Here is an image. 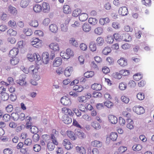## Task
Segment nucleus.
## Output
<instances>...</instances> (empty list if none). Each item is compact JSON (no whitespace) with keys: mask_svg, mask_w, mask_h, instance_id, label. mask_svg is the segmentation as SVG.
<instances>
[{"mask_svg":"<svg viewBox=\"0 0 154 154\" xmlns=\"http://www.w3.org/2000/svg\"><path fill=\"white\" fill-rule=\"evenodd\" d=\"M105 106L108 108H111L113 106V103L109 100H107L104 103Z\"/></svg>","mask_w":154,"mask_h":154,"instance_id":"64","label":"nucleus"},{"mask_svg":"<svg viewBox=\"0 0 154 154\" xmlns=\"http://www.w3.org/2000/svg\"><path fill=\"white\" fill-rule=\"evenodd\" d=\"M73 71V69L72 67L69 66L66 67L64 72L65 75L67 77L70 76Z\"/></svg>","mask_w":154,"mask_h":154,"instance_id":"15","label":"nucleus"},{"mask_svg":"<svg viewBox=\"0 0 154 154\" xmlns=\"http://www.w3.org/2000/svg\"><path fill=\"white\" fill-rule=\"evenodd\" d=\"M62 120L63 122L66 124H68L72 122V119L67 116L63 115L62 117Z\"/></svg>","mask_w":154,"mask_h":154,"instance_id":"24","label":"nucleus"},{"mask_svg":"<svg viewBox=\"0 0 154 154\" xmlns=\"http://www.w3.org/2000/svg\"><path fill=\"white\" fill-rule=\"evenodd\" d=\"M18 49L16 48H14L9 51V55L10 57H14L18 54Z\"/></svg>","mask_w":154,"mask_h":154,"instance_id":"17","label":"nucleus"},{"mask_svg":"<svg viewBox=\"0 0 154 154\" xmlns=\"http://www.w3.org/2000/svg\"><path fill=\"white\" fill-rule=\"evenodd\" d=\"M88 22L90 24L94 25L97 23V20L96 18L91 17L88 19Z\"/></svg>","mask_w":154,"mask_h":154,"instance_id":"55","label":"nucleus"},{"mask_svg":"<svg viewBox=\"0 0 154 154\" xmlns=\"http://www.w3.org/2000/svg\"><path fill=\"white\" fill-rule=\"evenodd\" d=\"M83 89V87L81 85H75L73 87V90L76 91L77 92L82 91Z\"/></svg>","mask_w":154,"mask_h":154,"instance_id":"41","label":"nucleus"},{"mask_svg":"<svg viewBox=\"0 0 154 154\" xmlns=\"http://www.w3.org/2000/svg\"><path fill=\"white\" fill-rule=\"evenodd\" d=\"M52 142H54L55 145L58 144V142L57 140V138L59 135L58 132L55 129H53L51 133L50 134Z\"/></svg>","mask_w":154,"mask_h":154,"instance_id":"3","label":"nucleus"},{"mask_svg":"<svg viewBox=\"0 0 154 154\" xmlns=\"http://www.w3.org/2000/svg\"><path fill=\"white\" fill-rule=\"evenodd\" d=\"M90 49L92 51H94L97 49L96 45L94 42H91L90 44Z\"/></svg>","mask_w":154,"mask_h":154,"instance_id":"45","label":"nucleus"},{"mask_svg":"<svg viewBox=\"0 0 154 154\" xmlns=\"http://www.w3.org/2000/svg\"><path fill=\"white\" fill-rule=\"evenodd\" d=\"M60 102L62 104L66 106H69L71 104L70 99L68 97L65 96L61 98Z\"/></svg>","mask_w":154,"mask_h":154,"instance_id":"6","label":"nucleus"},{"mask_svg":"<svg viewBox=\"0 0 154 154\" xmlns=\"http://www.w3.org/2000/svg\"><path fill=\"white\" fill-rule=\"evenodd\" d=\"M66 134L68 137L72 140H75L77 139V135L74 132L71 131H67Z\"/></svg>","mask_w":154,"mask_h":154,"instance_id":"14","label":"nucleus"},{"mask_svg":"<svg viewBox=\"0 0 154 154\" xmlns=\"http://www.w3.org/2000/svg\"><path fill=\"white\" fill-rule=\"evenodd\" d=\"M120 72L122 75L124 76L128 75L129 74V71L126 69H122L120 71Z\"/></svg>","mask_w":154,"mask_h":154,"instance_id":"63","label":"nucleus"},{"mask_svg":"<svg viewBox=\"0 0 154 154\" xmlns=\"http://www.w3.org/2000/svg\"><path fill=\"white\" fill-rule=\"evenodd\" d=\"M118 63L121 66H125L127 65V60L125 58L121 57L118 60Z\"/></svg>","mask_w":154,"mask_h":154,"instance_id":"18","label":"nucleus"},{"mask_svg":"<svg viewBox=\"0 0 154 154\" xmlns=\"http://www.w3.org/2000/svg\"><path fill=\"white\" fill-rule=\"evenodd\" d=\"M66 52L69 58L73 56L74 54V52L70 48H68L66 50Z\"/></svg>","mask_w":154,"mask_h":154,"instance_id":"61","label":"nucleus"},{"mask_svg":"<svg viewBox=\"0 0 154 154\" xmlns=\"http://www.w3.org/2000/svg\"><path fill=\"white\" fill-rule=\"evenodd\" d=\"M42 59L43 63L45 64H47L49 61V54L48 52H45L42 55Z\"/></svg>","mask_w":154,"mask_h":154,"instance_id":"9","label":"nucleus"},{"mask_svg":"<svg viewBox=\"0 0 154 154\" xmlns=\"http://www.w3.org/2000/svg\"><path fill=\"white\" fill-rule=\"evenodd\" d=\"M30 44L34 47L39 48L42 46V41L37 38H33L30 40Z\"/></svg>","mask_w":154,"mask_h":154,"instance_id":"2","label":"nucleus"},{"mask_svg":"<svg viewBox=\"0 0 154 154\" xmlns=\"http://www.w3.org/2000/svg\"><path fill=\"white\" fill-rule=\"evenodd\" d=\"M69 43L73 46L75 47H78V44L77 42L75 40V39L72 38L69 40Z\"/></svg>","mask_w":154,"mask_h":154,"instance_id":"58","label":"nucleus"},{"mask_svg":"<svg viewBox=\"0 0 154 154\" xmlns=\"http://www.w3.org/2000/svg\"><path fill=\"white\" fill-rule=\"evenodd\" d=\"M119 13L123 16L127 15L128 13L127 8L125 6L120 7L119 10Z\"/></svg>","mask_w":154,"mask_h":154,"instance_id":"12","label":"nucleus"},{"mask_svg":"<svg viewBox=\"0 0 154 154\" xmlns=\"http://www.w3.org/2000/svg\"><path fill=\"white\" fill-rule=\"evenodd\" d=\"M88 17V14L86 13H82L79 16V20L83 22L86 21Z\"/></svg>","mask_w":154,"mask_h":154,"instance_id":"34","label":"nucleus"},{"mask_svg":"<svg viewBox=\"0 0 154 154\" xmlns=\"http://www.w3.org/2000/svg\"><path fill=\"white\" fill-rule=\"evenodd\" d=\"M122 37V40L126 42H130L131 40V37L128 33L123 34Z\"/></svg>","mask_w":154,"mask_h":154,"instance_id":"29","label":"nucleus"},{"mask_svg":"<svg viewBox=\"0 0 154 154\" xmlns=\"http://www.w3.org/2000/svg\"><path fill=\"white\" fill-rule=\"evenodd\" d=\"M8 10L9 13L11 15L15 16L17 14V11L16 8L11 5L8 6Z\"/></svg>","mask_w":154,"mask_h":154,"instance_id":"11","label":"nucleus"},{"mask_svg":"<svg viewBox=\"0 0 154 154\" xmlns=\"http://www.w3.org/2000/svg\"><path fill=\"white\" fill-rule=\"evenodd\" d=\"M49 49L54 52H58L59 51V44L56 42H52L48 45Z\"/></svg>","mask_w":154,"mask_h":154,"instance_id":"4","label":"nucleus"},{"mask_svg":"<svg viewBox=\"0 0 154 154\" xmlns=\"http://www.w3.org/2000/svg\"><path fill=\"white\" fill-rule=\"evenodd\" d=\"M82 29L85 32H88L91 29V26L88 23H85L82 26Z\"/></svg>","mask_w":154,"mask_h":154,"instance_id":"23","label":"nucleus"},{"mask_svg":"<svg viewBox=\"0 0 154 154\" xmlns=\"http://www.w3.org/2000/svg\"><path fill=\"white\" fill-rule=\"evenodd\" d=\"M111 51V49L110 47H106L104 48L102 51V53L105 55H107Z\"/></svg>","mask_w":154,"mask_h":154,"instance_id":"44","label":"nucleus"},{"mask_svg":"<svg viewBox=\"0 0 154 154\" xmlns=\"http://www.w3.org/2000/svg\"><path fill=\"white\" fill-rule=\"evenodd\" d=\"M105 41L107 44H112L114 41L113 36L110 35H108L106 38Z\"/></svg>","mask_w":154,"mask_h":154,"instance_id":"35","label":"nucleus"},{"mask_svg":"<svg viewBox=\"0 0 154 154\" xmlns=\"http://www.w3.org/2000/svg\"><path fill=\"white\" fill-rule=\"evenodd\" d=\"M76 152L79 154H85L86 150L85 148L82 146H78L75 148Z\"/></svg>","mask_w":154,"mask_h":154,"instance_id":"28","label":"nucleus"},{"mask_svg":"<svg viewBox=\"0 0 154 154\" xmlns=\"http://www.w3.org/2000/svg\"><path fill=\"white\" fill-rule=\"evenodd\" d=\"M81 12V10L79 8H77L74 10L72 13L73 16L77 17L79 15Z\"/></svg>","mask_w":154,"mask_h":154,"instance_id":"46","label":"nucleus"},{"mask_svg":"<svg viewBox=\"0 0 154 154\" xmlns=\"http://www.w3.org/2000/svg\"><path fill=\"white\" fill-rule=\"evenodd\" d=\"M96 42L98 45L102 46L104 43V40L101 37H99L96 39Z\"/></svg>","mask_w":154,"mask_h":154,"instance_id":"50","label":"nucleus"},{"mask_svg":"<svg viewBox=\"0 0 154 154\" xmlns=\"http://www.w3.org/2000/svg\"><path fill=\"white\" fill-rule=\"evenodd\" d=\"M30 26L35 27H37L38 26V23L37 20H32L29 23Z\"/></svg>","mask_w":154,"mask_h":154,"instance_id":"43","label":"nucleus"},{"mask_svg":"<svg viewBox=\"0 0 154 154\" xmlns=\"http://www.w3.org/2000/svg\"><path fill=\"white\" fill-rule=\"evenodd\" d=\"M55 144L54 142H49L47 144V148L49 150L52 151L55 148Z\"/></svg>","mask_w":154,"mask_h":154,"instance_id":"40","label":"nucleus"},{"mask_svg":"<svg viewBox=\"0 0 154 154\" xmlns=\"http://www.w3.org/2000/svg\"><path fill=\"white\" fill-rule=\"evenodd\" d=\"M133 110L134 112L138 115L143 114L145 112V109L144 108L140 106L134 107L133 108Z\"/></svg>","mask_w":154,"mask_h":154,"instance_id":"7","label":"nucleus"},{"mask_svg":"<svg viewBox=\"0 0 154 154\" xmlns=\"http://www.w3.org/2000/svg\"><path fill=\"white\" fill-rule=\"evenodd\" d=\"M108 119L109 122L112 124H116L118 122L117 118L112 115H109L108 116Z\"/></svg>","mask_w":154,"mask_h":154,"instance_id":"13","label":"nucleus"},{"mask_svg":"<svg viewBox=\"0 0 154 154\" xmlns=\"http://www.w3.org/2000/svg\"><path fill=\"white\" fill-rule=\"evenodd\" d=\"M127 121L128 123L126 126L130 130L133 129L134 128L133 121L131 119H128Z\"/></svg>","mask_w":154,"mask_h":154,"instance_id":"33","label":"nucleus"},{"mask_svg":"<svg viewBox=\"0 0 154 154\" xmlns=\"http://www.w3.org/2000/svg\"><path fill=\"white\" fill-rule=\"evenodd\" d=\"M62 63L61 58L60 57H56L53 62V65L54 66L58 67L61 65Z\"/></svg>","mask_w":154,"mask_h":154,"instance_id":"20","label":"nucleus"},{"mask_svg":"<svg viewBox=\"0 0 154 154\" xmlns=\"http://www.w3.org/2000/svg\"><path fill=\"white\" fill-rule=\"evenodd\" d=\"M91 145L93 147L99 148L102 146V143L99 141L95 140L91 142Z\"/></svg>","mask_w":154,"mask_h":154,"instance_id":"26","label":"nucleus"},{"mask_svg":"<svg viewBox=\"0 0 154 154\" xmlns=\"http://www.w3.org/2000/svg\"><path fill=\"white\" fill-rule=\"evenodd\" d=\"M33 10L35 13H39L42 10V7L39 4H35L33 7Z\"/></svg>","mask_w":154,"mask_h":154,"instance_id":"31","label":"nucleus"},{"mask_svg":"<svg viewBox=\"0 0 154 154\" xmlns=\"http://www.w3.org/2000/svg\"><path fill=\"white\" fill-rule=\"evenodd\" d=\"M3 120L5 122H7L9 121L11 119V116L8 114H5L2 116Z\"/></svg>","mask_w":154,"mask_h":154,"instance_id":"57","label":"nucleus"},{"mask_svg":"<svg viewBox=\"0 0 154 154\" xmlns=\"http://www.w3.org/2000/svg\"><path fill=\"white\" fill-rule=\"evenodd\" d=\"M61 111L62 113L64 114V115H69L72 116L74 115V113L71 109L66 107L62 108Z\"/></svg>","mask_w":154,"mask_h":154,"instance_id":"8","label":"nucleus"},{"mask_svg":"<svg viewBox=\"0 0 154 154\" xmlns=\"http://www.w3.org/2000/svg\"><path fill=\"white\" fill-rule=\"evenodd\" d=\"M16 82L21 86L25 85L26 83L25 80V79L24 77L22 78H20L19 79L17 80Z\"/></svg>","mask_w":154,"mask_h":154,"instance_id":"39","label":"nucleus"},{"mask_svg":"<svg viewBox=\"0 0 154 154\" xmlns=\"http://www.w3.org/2000/svg\"><path fill=\"white\" fill-rule=\"evenodd\" d=\"M28 60L31 62L34 60L39 61L41 60L40 56L38 53H34L33 54L29 53L27 56Z\"/></svg>","mask_w":154,"mask_h":154,"instance_id":"1","label":"nucleus"},{"mask_svg":"<svg viewBox=\"0 0 154 154\" xmlns=\"http://www.w3.org/2000/svg\"><path fill=\"white\" fill-rule=\"evenodd\" d=\"M49 30L51 32L56 33L58 31V29L57 26L54 24H52L49 26Z\"/></svg>","mask_w":154,"mask_h":154,"instance_id":"27","label":"nucleus"},{"mask_svg":"<svg viewBox=\"0 0 154 154\" xmlns=\"http://www.w3.org/2000/svg\"><path fill=\"white\" fill-rule=\"evenodd\" d=\"M7 33L8 35L11 36H15L17 34V31L11 28L9 29L7 31Z\"/></svg>","mask_w":154,"mask_h":154,"instance_id":"36","label":"nucleus"},{"mask_svg":"<svg viewBox=\"0 0 154 154\" xmlns=\"http://www.w3.org/2000/svg\"><path fill=\"white\" fill-rule=\"evenodd\" d=\"M13 109V107L12 105L9 104L5 107V110L7 112L9 113L12 112Z\"/></svg>","mask_w":154,"mask_h":154,"instance_id":"60","label":"nucleus"},{"mask_svg":"<svg viewBox=\"0 0 154 154\" xmlns=\"http://www.w3.org/2000/svg\"><path fill=\"white\" fill-rule=\"evenodd\" d=\"M30 2V0H21L20 5L21 8H25L29 5Z\"/></svg>","mask_w":154,"mask_h":154,"instance_id":"22","label":"nucleus"},{"mask_svg":"<svg viewBox=\"0 0 154 154\" xmlns=\"http://www.w3.org/2000/svg\"><path fill=\"white\" fill-rule=\"evenodd\" d=\"M19 59L17 57H13L10 60V63L12 66H15L19 62Z\"/></svg>","mask_w":154,"mask_h":154,"instance_id":"38","label":"nucleus"},{"mask_svg":"<svg viewBox=\"0 0 154 154\" xmlns=\"http://www.w3.org/2000/svg\"><path fill=\"white\" fill-rule=\"evenodd\" d=\"M23 31L25 34L27 36H30L32 33L31 29L28 28L24 29L23 30Z\"/></svg>","mask_w":154,"mask_h":154,"instance_id":"51","label":"nucleus"},{"mask_svg":"<svg viewBox=\"0 0 154 154\" xmlns=\"http://www.w3.org/2000/svg\"><path fill=\"white\" fill-rule=\"evenodd\" d=\"M102 71L105 74H107L110 72L109 69L106 66L103 67L102 68Z\"/></svg>","mask_w":154,"mask_h":154,"instance_id":"62","label":"nucleus"},{"mask_svg":"<svg viewBox=\"0 0 154 154\" xmlns=\"http://www.w3.org/2000/svg\"><path fill=\"white\" fill-rule=\"evenodd\" d=\"M70 21L69 19H66L64 23H62L60 26L61 30L63 32H66L68 30V27Z\"/></svg>","mask_w":154,"mask_h":154,"instance_id":"5","label":"nucleus"},{"mask_svg":"<svg viewBox=\"0 0 154 154\" xmlns=\"http://www.w3.org/2000/svg\"><path fill=\"white\" fill-rule=\"evenodd\" d=\"M92 126L96 130H99L101 128V126L99 123L97 122H94L91 124Z\"/></svg>","mask_w":154,"mask_h":154,"instance_id":"52","label":"nucleus"},{"mask_svg":"<svg viewBox=\"0 0 154 154\" xmlns=\"http://www.w3.org/2000/svg\"><path fill=\"white\" fill-rule=\"evenodd\" d=\"M8 25L9 26L13 28H15L17 26L16 23L14 20H10Z\"/></svg>","mask_w":154,"mask_h":154,"instance_id":"54","label":"nucleus"},{"mask_svg":"<svg viewBox=\"0 0 154 154\" xmlns=\"http://www.w3.org/2000/svg\"><path fill=\"white\" fill-rule=\"evenodd\" d=\"M103 28L100 27H97L94 30L95 33L96 34L99 35L103 33Z\"/></svg>","mask_w":154,"mask_h":154,"instance_id":"59","label":"nucleus"},{"mask_svg":"<svg viewBox=\"0 0 154 154\" xmlns=\"http://www.w3.org/2000/svg\"><path fill=\"white\" fill-rule=\"evenodd\" d=\"M42 8L44 13H48L50 10V7L48 3L43 2L42 5Z\"/></svg>","mask_w":154,"mask_h":154,"instance_id":"16","label":"nucleus"},{"mask_svg":"<svg viewBox=\"0 0 154 154\" xmlns=\"http://www.w3.org/2000/svg\"><path fill=\"white\" fill-rule=\"evenodd\" d=\"M63 144L67 150L70 149L73 147V145L69 140L67 139H65L63 140Z\"/></svg>","mask_w":154,"mask_h":154,"instance_id":"10","label":"nucleus"},{"mask_svg":"<svg viewBox=\"0 0 154 154\" xmlns=\"http://www.w3.org/2000/svg\"><path fill=\"white\" fill-rule=\"evenodd\" d=\"M11 117L14 121H17L19 119V115L16 112H13L11 114Z\"/></svg>","mask_w":154,"mask_h":154,"instance_id":"56","label":"nucleus"},{"mask_svg":"<svg viewBox=\"0 0 154 154\" xmlns=\"http://www.w3.org/2000/svg\"><path fill=\"white\" fill-rule=\"evenodd\" d=\"M91 88L93 90L99 91L101 90L102 86L100 84L94 83L92 85Z\"/></svg>","mask_w":154,"mask_h":154,"instance_id":"30","label":"nucleus"},{"mask_svg":"<svg viewBox=\"0 0 154 154\" xmlns=\"http://www.w3.org/2000/svg\"><path fill=\"white\" fill-rule=\"evenodd\" d=\"M94 74V72L92 71H87L84 74V76L86 78L92 77Z\"/></svg>","mask_w":154,"mask_h":154,"instance_id":"48","label":"nucleus"},{"mask_svg":"<svg viewBox=\"0 0 154 154\" xmlns=\"http://www.w3.org/2000/svg\"><path fill=\"white\" fill-rule=\"evenodd\" d=\"M38 69V67L35 66H32L28 68V70L29 71L30 73H32L33 74L37 72Z\"/></svg>","mask_w":154,"mask_h":154,"instance_id":"32","label":"nucleus"},{"mask_svg":"<svg viewBox=\"0 0 154 154\" xmlns=\"http://www.w3.org/2000/svg\"><path fill=\"white\" fill-rule=\"evenodd\" d=\"M110 22V20L108 17L101 18L99 20V23L102 25H104Z\"/></svg>","mask_w":154,"mask_h":154,"instance_id":"25","label":"nucleus"},{"mask_svg":"<svg viewBox=\"0 0 154 154\" xmlns=\"http://www.w3.org/2000/svg\"><path fill=\"white\" fill-rule=\"evenodd\" d=\"M132 148L134 151H138L141 150L142 146L140 144H135L133 146Z\"/></svg>","mask_w":154,"mask_h":154,"instance_id":"42","label":"nucleus"},{"mask_svg":"<svg viewBox=\"0 0 154 154\" xmlns=\"http://www.w3.org/2000/svg\"><path fill=\"white\" fill-rule=\"evenodd\" d=\"M133 77L134 80L138 81L142 78L143 76L142 74L139 73L135 74L134 75Z\"/></svg>","mask_w":154,"mask_h":154,"instance_id":"49","label":"nucleus"},{"mask_svg":"<svg viewBox=\"0 0 154 154\" xmlns=\"http://www.w3.org/2000/svg\"><path fill=\"white\" fill-rule=\"evenodd\" d=\"M0 97L2 100L5 101L8 99L9 96L8 94L5 92L1 94Z\"/></svg>","mask_w":154,"mask_h":154,"instance_id":"37","label":"nucleus"},{"mask_svg":"<svg viewBox=\"0 0 154 154\" xmlns=\"http://www.w3.org/2000/svg\"><path fill=\"white\" fill-rule=\"evenodd\" d=\"M127 87V84L124 82H122L119 83V88L120 90L122 91L125 90Z\"/></svg>","mask_w":154,"mask_h":154,"instance_id":"53","label":"nucleus"},{"mask_svg":"<svg viewBox=\"0 0 154 154\" xmlns=\"http://www.w3.org/2000/svg\"><path fill=\"white\" fill-rule=\"evenodd\" d=\"M131 112V109L130 107H128L126 108L122 112V114L125 117L130 118L131 116L130 113Z\"/></svg>","mask_w":154,"mask_h":154,"instance_id":"19","label":"nucleus"},{"mask_svg":"<svg viewBox=\"0 0 154 154\" xmlns=\"http://www.w3.org/2000/svg\"><path fill=\"white\" fill-rule=\"evenodd\" d=\"M118 137L117 133L115 132H112L110 133L109 136L110 138L112 141H116Z\"/></svg>","mask_w":154,"mask_h":154,"instance_id":"47","label":"nucleus"},{"mask_svg":"<svg viewBox=\"0 0 154 154\" xmlns=\"http://www.w3.org/2000/svg\"><path fill=\"white\" fill-rule=\"evenodd\" d=\"M63 11L64 13L68 14L71 13V9L69 5H64L63 6Z\"/></svg>","mask_w":154,"mask_h":154,"instance_id":"21","label":"nucleus"}]
</instances>
